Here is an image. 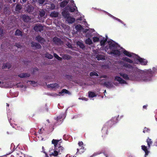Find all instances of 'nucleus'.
<instances>
[{"label": "nucleus", "instance_id": "1", "mask_svg": "<svg viewBox=\"0 0 157 157\" xmlns=\"http://www.w3.org/2000/svg\"><path fill=\"white\" fill-rule=\"evenodd\" d=\"M100 43L101 46L105 45L104 50L108 54L115 57L120 56L121 51L123 48L114 41L111 40L107 41V39L104 38L101 40Z\"/></svg>", "mask_w": 157, "mask_h": 157}, {"label": "nucleus", "instance_id": "2", "mask_svg": "<svg viewBox=\"0 0 157 157\" xmlns=\"http://www.w3.org/2000/svg\"><path fill=\"white\" fill-rule=\"evenodd\" d=\"M126 70L130 73L128 75L124 72H120L119 73V75L124 79L142 82L140 69L135 67L132 69H126Z\"/></svg>", "mask_w": 157, "mask_h": 157}, {"label": "nucleus", "instance_id": "3", "mask_svg": "<svg viewBox=\"0 0 157 157\" xmlns=\"http://www.w3.org/2000/svg\"><path fill=\"white\" fill-rule=\"evenodd\" d=\"M142 82H150L153 81L154 77L157 76V66L153 67L151 69L141 70L140 69Z\"/></svg>", "mask_w": 157, "mask_h": 157}, {"label": "nucleus", "instance_id": "4", "mask_svg": "<svg viewBox=\"0 0 157 157\" xmlns=\"http://www.w3.org/2000/svg\"><path fill=\"white\" fill-rule=\"evenodd\" d=\"M78 12L77 8L73 0H71L69 4L64 9L62 13L63 17L66 19V21L69 24H72L74 22L75 19L74 18L69 16V12Z\"/></svg>", "mask_w": 157, "mask_h": 157}, {"label": "nucleus", "instance_id": "5", "mask_svg": "<svg viewBox=\"0 0 157 157\" xmlns=\"http://www.w3.org/2000/svg\"><path fill=\"white\" fill-rule=\"evenodd\" d=\"M121 52L125 56L133 59L137 60L142 65H146L147 64L148 62L146 59L140 57L135 53L127 51L124 48H122Z\"/></svg>", "mask_w": 157, "mask_h": 157}, {"label": "nucleus", "instance_id": "6", "mask_svg": "<svg viewBox=\"0 0 157 157\" xmlns=\"http://www.w3.org/2000/svg\"><path fill=\"white\" fill-rule=\"evenodd\" d=\"M122 59V60H119L118 61H117V63L121 67H124L126 68V69H132V68L136 67L133 65L128 63L132 64L137 63L136 62H134L132 59H130L126 57H123Z\"/></svg>", "mask_w": 157, "mask_h": 157}, {"label": "nucleus", "instance_id": "7", "mask_svg": "<svg viewBox=\"0 0 157 157\" xmlns=\"http://www.w3.org/2000/svg\"><path fill=\"white\" fill-rule=\"evenodd\" d=\"M119 116L118 115L117 117H113L111 120L108 121V122L106 123L105 125H104L102 129L101 132L102 133V136H105L107 134V125L109 124H111L109 126H111V125H113L115 124L117 122L119 121L118 118Z\"/></svg>", "mask_w": 157, "mask_h": 157}, {"label": "nucleus", "instance_id": "8", "mask_svg": "<svg viewBox=\"0 0 157 157\" xmlns=\"http://www.w3.org/2000/svg\"><path fill=\"white\" fill-rule=\"evenodd\" d=\"M114 80L117 81L119 82L118 83L116 82L114 83V84L117 86H118L119 84H121V85L127 84V82L125 80L119 76H117L115 77Z\"/></svg>", "mask_w": 157, "mask_h": 157}, {"label": "nucleus", "instance_id": "9", "mask_svg": "<svg viewBox=\"0 0 157 157\" xmlns=\"http://www.w3.org/2000/svg\"><path fill=\"white\" fill-rule=\"evenodd\" d=\"M59 141V140L54 139H53L52 140V143L54 145L55 150L52 154V155L54 156H56L58 155V152L56 150H57V145Z\"/></svg>", "mask_w": 157, "mask_h": 157}, {"label": "nucleus", "instance_id": "10", "mask_svg": "<svg viewBox=\"0 0 157 157\" xmlns=\"http://www.w3.org/2000/svg\"><path fill=\"white\" fill-rule=\"evenodd\" d=\"M66 117V115L64 113H61L60 115L58 116L56 119V120L57 123H59L57 124H61L63 121V120Z\"/></svg>", "mask_w": 157, "mask_h": 157}, {"label": "nucleus", "instance_id": "11", "mask_svg": "<svg viewBox=\"0 0 157 157\" xmlns=\"http://www.w3.org/2000/svg\"><path fill=\"white\" fill-rule=\"evenodd\" d=\"M33 29L36 32H41L43 30L44 27L40 24H37L34 26Z\"/></svg>", "mask_w": 157, "mask_h": 157}, {"label": "nucleus", "instance_id": "12", "mask_svg": "<svg viewBox=\"0 0 157 157\" xmlns=\"http://www.w3.org/2000/svg\"><path fill=\"white\" fill-rule=\"evenodd\" d=\"M104 12H105L106 13L107 15H108L109 16H110L111 17L113 18L114 20H117V21L119 22L121 24H122L125 26V27H126V24L125 23H124V22H123L121 20L114 17V16L111 15V14H110V13H108V12H106L105 11H104Z\"/></svg>", "mask_w": 157, "mask_h": 157}, {"label": "nucleus", "instance_id": "13", "mask_svg": "<svg viewBox=\"0 0 157 157\" xmlns=\"http://www.w3.org/2000/svg\"><path fill=\"white\" fill-rule=\"evenodd\" d=\"M103 85L108 88H111L113 87V83L109 81L105 82L103 83Z\"/></svg>", "mask_w": 157, "mask_h": 157}, {"label": "nucleus", "instance_id": "14", "mask_svg": "<svg viewBox=\"0 0 157 157\" xmlns=\"http://www.w3.org/2000/svg\"><path fill=\"white\" fill-rule=\"evenodd\" d=\"M46 8L49 10H53L55 9V6L53 3H48L46 5Z\"/></svg>", "mask_w": 157, "mask_h": 157}, {"label": "nucleus", "instance_id": "15", "mask_svg": "<svg viewBox=\"0 0 157 157\" xmlns=\"http://www.w3.org/2000/svg\"><path fill=\"white\" fill-rule=\"evenodd\" d=\"M31 46L32 47L37 49H40L41 48V46L40 44L33 42L31 43Z\"/></svg>", "mask_w": 157, "mask_h": 157}, {"label": "nucleus", "instance_id": "16", "mask_svg": "<svg viewBox=\"0 0 157 157\" xmlns=\"http://www.w3.org/2000/svg\"><path fill=\"white\" fill-rule=\"evenodd\" d=\"M34 8L32 5H28L26 7V10L29 13H31L33 11Z\"/></svg>", "mask_w": 157, "mask_h": 157}, {"label": "nucleus", "instance_id": "17", "mask_svg": "<svg viewBox=\"0 0 157 157\" xmlns=\"http://www.w3.org/2000/svg\"><path fill=\"white\" fill-rule=\"evenodd\" d=\"M30 74L28 73H21L18 75V77L21 78H27L29 77Z\"/></svg>", "mask_w": 157, "mask_h": 157}, {"label": "nucleus", "instance_id": "18", "mask_svg": "<svg viewBox=\"0 0 157 157\" xmlns=\"http://www.w3.org/2000/svg\"><path fill=\"white\" fill-rule=\"evenodd\" d=\"M35 39L37 41L41 44L43 43L44 41V39L39 35L36 36Z\"/></svg>", "mask_w": 157, "mask_h": 157}, {"label": "nucleus", "instance_id": "19", "mask_svg": "<svg viewBox=\"0 0 157 157\" xmlns=\"http://www.w3.org/2000/svg\"><path fill=\"white\" fill-rule=\"evenodd\" d=\"M8 120H9V122L10 124L12 126V127L13 128H15L16 129H18L19 130H21V128H20V127H18V126L16 124H12L11 123V122L10 121L11 119H9V117H8Z\"/></svg>", "mask_w": 157, "mask_h": 157}, {"label": "nucleus", "instance_id": "20", "mask_svg": "<svg viewBox=\"0 0 157 157\" xmlns=\"http://www.w3.org/2000/svg\"><path fill=\"white\" fill-rule=\"evenodd\" d=\"M22 19L24 21L26 22L29 21L31 20L29 17L25 14L22 16Z\"/></svg>", "mask_w": 157, "mask_h": 157}, {"label": "nucleus", "instance_id": "21", "mask_svg": "<svg viewBox=\"0 0 157 157\" xmlns=\"http://www.w3.org/2000/svg\"><path fill=\"white\" fill-rule=\"evenodd\" d=\"M141 147H142V149L145 152V155L144 157H146V156L148 155V153L149 152L148 151L147 147L145 146L144 145H142V146Z\"/></svg>", "mask_w": 157, "mask_h": 157}, {"label": "nucleus", "instance_id": "22", "mask_svg": "<svg viewBox=\"0 0 157 157\" xmlns=\"http://www.w3.org/2000/svg\"><path fill=\"white\" fill-rule=\"evenodd\" d=\"M47 86L48 87H51L52 88H58L59 87L58 84L56 83L48 84Z\"/></svg>", "mask_w": 157, "mask_h": 157}, {"label": "nucleus", "instance_id": "23", "mask_svg": "<svg viewBox=\"0 0 157 157\" xmlns=\"http://www.w3.org/2000/svg\"><path fill=\"white\" fill-rule=\"evenodd\" d=\"M96 57L97 59V60H103L105 59V56L99 54L96 55Z\"/></svg>", "mask_w": 157, "mask_h": 157}, {"label": "nucleus", "instance_id": "24", "mask_svg": "<svg viewBox=\"0 0 157 157\" xmlns=\"http://www.w3.org/2000/svg\"><path fill=\"white\" fill-rule=\"evenodd\" d=\"M77 45L81 49H83L85 48V46L82 42L78 41L77 42Z\"/></svg>", "mask_w": 157, "mask_h": 157}, {"label": "nucleus", "instance_id": "25", "mask_svg": "<svg viewBox=\"0 0 157 157\" xmlns=\"http://www.w3.org/2000/svg\"><path fill=\"white\" fill-rule=\"evenodd\" d=\"M59 13L57 12L53 11L51 13L50 16L53 17H58Z\"/></svg>", "mask_w": 157, "mask_h": 157}, {"label": "nucleus", "instance_id": "26", "mask_svg": "<svg viewBox=\"0 0 157 157\" xmlns=\"http://www.w3.org/2000/svg\"><path fill=\"white\" fill-rule=\"evenodd\" d=\"M52 40L55 44H57L60 43L61 41V40L60 39L56 37L53 38Z\"/></svg>", "mask_w": 157, "mask_h": 157}, {"label": "nucleus", "instance_id": "27", "mask_svg": "<svg viewBox=\"0 0 157 157\" xmlns=\"http://www.w3.org/2000/svg\"><path fill=\"white\" fill-rule=\"evenodd\" d=\"M88 96L90 98H92L97 96L96 94L94 92L92 91L88 92Z\"/></svg>", "mask_w": 157, "mask_h": 157}, {"label": "nucleus", "instance_id": "28", "mask_svg": "<svg viewBox=\"0 0 157 157\" xmlns=\"http://www.w3.org/2000/svg\"><path fill=\"white\" fill-rule=\"evenodd\" d=\"M11 67V64L9 63H7L6 64L4 63L3 64L2 66V68L5 69L7 68L8 69L10 68Z\"/></svg>", "mask_w": 157, "mask_h": 157}, {"label": "nucleus", "instance_id": "29", "mask_svg": "<svg viewBox=\"0 0 157 157\" xmlns=\"http://www.w3.org/2000/svg\"><path fill=\"white\" fill-rule=\"evenodd\" d=\"M60 55L64 59H69L71 58V56L68 55L63 54L62 55L61 54H60Z\"/></svg>", "mask_w": 157, "mask_h": 157}, {"label": "nucleus", "instance_id": "30", "mask_svg": "<svg viewBox=\"0 0 157 157\" xmlns=\"http://www.w3.org/2000/svg\"><path fill=\"white\" fill-rule=\"evenodd\" d=\"M15 35L16 36H21L22 35V32L19 29H17L15 32Z\"/></svg>", "mask_w": 157, "mask_h": 157}, {"label": "nucleus", "instance_id": "31", "mask_svg": "<svg viewBox=\"0 0 157 157\" xmlns=\"http://www.w3.org/2000/svg\"><path fill=\"white\" fill-rule=\"evenodd\" d=\"M64 149V148L63 147L60 146L58 147V148H57V150H56L58 151V154H61V153L63 152Z\"/></svg>", "mask_w": 157, "mask_h": 157}, {"label": "nucleus", "instance_id": "32", "mask_svg": "<svg viewBox=\"0 0 157 157\" xmlns=\"http://www.w3.org/2000/svg\"><path fill=\"white\" fill-rule=\"evenodd\" d=\"M63 93L68 94L69 95L71 94V93L69 91L65 89H63L61 92H59V94H62Z\"/></svg>", "mask_w": 157, "mask_h": 157}, {"label": "nucleus", "instance_id": "33", "mask_svg": "<svg viewBox=\"0 0 157 157\" xmlns=\"http://www.w3.org/2000/svg\"><path fill=\"white\" fill-rule=\"evenodd\" d=\"M68 2L67 1H64L61 2L60 6L61 7H64L68 3Z\"/></svg>", "mask_w": 157, "mask_h": 157}, {"label": "nucleus", "instance_id": "34", "mask_svg": "<svg viewBox=\"0 0 157 157\" xmlns=\"http://www.w3.org/2000/svg\"><path fill=\"white\" fill-rule=\"evenodd\" d=\"M85 43L89 45H91L93 44V42L89 38L86 39L85 40Z\"/></svg>", "mask_w": 157, "mask_h": 157}, {"label": "nucleus", "instance_id": "35", "mask_svg": "<svg viewBox=\"0 0 157 157\" xmlns=\"http://www.w3.org/2000/svg\"><path fill=\"white\" fill-rule=\"evenodd\" d=\"M75 29L78 31H80L82 29V27L80 25H78L75 26Z\"/></svg>", "mask_w": 157, "mask_h": 157}, {"label": "nucleus", "instance_id": "36", "mask_svg": "<svg viewBox=\"0 0 157 157\" xmlns=\"http://www.w3.org/2000/svg\"><path fill=\"white\" fill-rule=\"evenodd\" d=\"M21 9V6L19 4H17L15 8V10L17 12H19Z\"/></svg>", "mask_w": 157, "mask_h": 157}, {"label": "nucleus", "instance_id": "37", "mask_svg": "<svg viewBox=\"0 0 157 157\" xmlns=\"http://www.w3.org/2000/svg\"><path fill=\"white\" fill-rule=\"evenodd\" d=\"M90 75L91 77H94L96 76L98 77V74L95 71L91 72L90 73Z\"/></svg>", "mask_w": 157, "mask_h": 157}, {"label": "nucleus", "instance_id": "38", "mask_svg": "<svg viewBox=\"0 0 157 157\" xmlns=\"http://www.w3.org/2000/svg\"><path fill=\"white\" fill-rule=\"evenodd\" d=\"M102 152L101 151H99L98 152L94 153L90 157H94L98 155H100V154L102 153Z\"/></svg>", "mask_w": 157, "mask_h": 157}, {"label": "nucleus", "instance_id": "39", "mask_svg": "<svg viewBox=\"0 0 157 157\" xmlns=\"http://www.w3.org/2000/svg\"><path fill=\"white\" fill-rule=\"evenodd\" d=\"M45 15V12L44 10H41L40 11V16L41 17H44Z\"/></svg>", "mask_w": 157, "mask_h": 157}, {"label": "nucleus", "instance_id": "40", "mask_svg": "<svg viewBox=\"0 0 157 157\" xmlns=\"http://www.w3.org/2000/svg\"><path fill=\"white\" fill-rule=\"evenodd\" d=\"M45 57L48 59H52L53 58V56L48 53H46L45 54Z\"/></svg>", "mask_w": 157, "mask_h": 157}, {"label": "nucleus", "instance_id": "41", "mask_svg": "<svg viewBox=\"0 0 157 157\" xmlns=\"http://www.w3.org/2000/svg\"><path fill=\"white\" fill-rule=\"evenodd\" d=\"M147 142L148 147H150L152 143V142L151 141V140L149 138H148V139L147 140Z\"/></svg>", "mask_w": 157, "mask_h": 157}, {"label": "nucleus", "instance_id": "42", "mask_svg": "<svg viewBox=\"0 0 157 157\" xmlns=\"http://www.w3.org/2000/svg\"><path fill=\"white\" fill-rule=\"evenodd\" d=\"M78 144L79 146L80 147V148L79 149H80L82 150H82H83L84 147L82 146L83 144V143L82 142H79L78 143Z\"/></svg>", "mask_w": 157, "mask_h": 157}, {"label": "nucleus", "instance_id": "43", "mask_svg": "<svg viewBox=\"0 0 157 157\" xmlns=\"http://www.w3.org/2000/svg\"><path fill=\"white\" fill-rule=\"evenodd\" d=\"M150 129L149 128L145 127L144 128L143 132L144 133L149 132L150 131Z\"/></svg>", "mask_w": 157, "mask_h": 157}, {"label": "nucleus", "instance_id": "44", "mask_svg": "<svg viewBox=\"0 0 157 157\" xmlns=\"http://www.w3.org/2000/svg\"><path fill=\"white\" fill-rule=\"evenodd\" d=\"M53 55L54 57L58 60H62V58L59 57L56 54L54 53Z\"/></svg>", "mask_w": 157, "mask_h": 157}, {"label": "nucleus", "instance_id": "45", "mask_svg": "<svg viewBox=\"0 0 157 157\" xmlns=\"http://www.w3.org/2000/svg\"><path fill=\"white\" fill-rule=\"evenodd\" d=\"M94 42H96L99 41V38L97 37H94L93 38Z\"/></svg>", "mask_w": 157, "mask_h": 157}, {"label": "nucleus", "instance_id": "46", "mask_svg": "<svg viewBox=\"0 0 157 157\" xmlns=\"http://www.w3.org/2000/svg\"><path fill=\"white\" fill-rule=\"evenodd\" d=\"M76 13L77 14H79V15L80 16H81V17H78V18L76 20L77 21L78 20H80V21H82L83 20V18L81 16V14L79 13L78 11V12H76Z\"/></svg>", "mask_w": 157, "mask_h": 157}, {"label": "nucleus", "instance_id": "47", "mask_svg": "<svg viewBox=\"0 0 157 157\" xmlns=\"http://www.w3.org/2000/svg\"><path fill=\"white\" fill-rule=\"evenodd\" d=\"M45 0H38V2L40 5H42L45 2Z\"/></svg>", "mask_w": 157, "mask_h": 157}, {"label": "nucleus", "instance_id": "48", "mask_svg": "<svg viewBox=\"0 0 157 157\" xmlns=\"http://www.w3.org/2000/svg\"><path fill=\"white\" fill-rule=\"evenodd\" d=\"M16 86L17 87H23L24 86L23 85H21L20 83H18L17 84Z\"/></svg>", "mask_w": 157, "mask_h": 157}, {"label": "nucleus", "instance_id": "49", "mask_svg": "<svg viewBox=\"0 0 157 157\" xmlns=\"http://www.w3.org/2000/svg\"><path fill=\"white\" fill-rule=\"evenodd\" d=\"M29 83L30 84L34 85L36 83V82L34 81H28L27 82V83Z\"/></svg>", "mask_w": 157, "mask_h": 157}, {"label": "nucleus", "instance_id": "50", "mask_svg": "<svg viewBox=\"0 0 157 157\" xmlns=\"http://www.w3.org/2000/svg\"><path fill=\"white\" fill-rule=\"evenodd\" d=\"M3 36V29L0 28V37Z\"/></svg>", "mask_w": 157, "mask_h": 157}, {"label": "nucleus", "instance_id": "51", "mask_svg": "<svg viewBox=\"0 0 157 157\" xmlns=\"http://www.w3.org/2000/svg\"><path fill=\"white\" fill-rule=\"evenodd\" d=\"M44 130V128H41L38 131V132L39 133L41 134L42 133V131Z\"/></svg>", "mask_w": 157, "mask_h": 157}, {"label": "nucleus", "instance_id": "52", "mask_svg": "<svg viewBox=\"0 0 157 157\" xmlns=\"http://www.w3.org/2000/svg\"><path fill=\"white\" fill-rule=\"evenodd\" d=\"M107 77V76L106 75H102L100 76V78H106Z\"/></svg>", "mask_w": 157, "mask_h": 157}, {"label": "nucleus", "instance_id": "53", "mask_svg": "<svg viewBox=\"0 0 157 157\" xmlns=\"http://www.w3.org/2000/svg\"><path fill=\"white\" fill-rule=\"evenodd\" d=\"M15 46H16L18 48H20V47L21 46V45L19 44H17V43H16L15 44Z\"/></svg>", "mask_w": 157, "mask_h": 157}, {"label": "nucleus", "instance_id": "54", "mask_svg": "<svg viewBox=\"0 0 157 157\" xmlns=\"http://www.w3.org/2000/svg\"><path fill=\"white\" fill-rule=\"evenodd\" d=\"M42 152H43L44 153V154L46 153L45 151H44V147L43 146L42 147Z\"/></svg>", "mask_w": 157, "mask_h": 157}, {"label": "nucleus", "instance_id": "55", "mask_svg": "<svg viewBox=\"0 0 157 157\" xmlns=\"http://www.w3.org/2000/svg\"><path fill=\"white\" fill-rule=\"evenodd\" d=\"M92 35L90 33H89V35H88V34H86V36L87 37H89L90 36L91 37Z\"/></svg>", "mask_w": 157, "mask_h": 157}, {"label": "nucleus", "instance_id": "56", "mask_svg": "<svg viewBox=\"0 0 157 157\" xmlns=\"http://www.w3.org/2000/svg\"><path fill=\"white\" fill-rule=\"evenodd\" d=\"M81 99H82V100H84V101H87L88 100V98H81Z\"/></svg>", "mask_w": 157, "mask_h": 157}, {"label": "nucleus", "instance_id": "57", "mask_svg": "<svg viewBox=\"0 0 157 157\" xmlns=\"http://www.w3.org/2000/svg\"><path fill=\"white\" fill-rule=\"evenodd\" d=\"M147 106L146 105H144L143 106V109H146L147 108Z\"/></svg>", "mask_w": 157, "mask_h": 157}, {"label": "nucleus", "instance_id": "58", "mask_svg": "<svg viewBox=\"0 0 157 157\" xmlns=\"http://www.w3.org/2000/svg\"><path fill=\"white\" fill-rule=\"evenodd\" d=\"M38 71V68H35L33 70V71L35 72V71Z\"/></svg>", "mask_w": 157, "mask_h": 157}, {"label": "nucleus", "instance_id": "59", "mask_svg": "<svg viewBox=\"0 0 157 157\" xmlns=\"http://www.w3.org/2000/svg\"><path fill=\"white\" fill-rule=\"evenodd\" d=\"M59 94H54L53 96H55H55H59Z\"/></svg>", "mask_w": 157, "mask_h": 157}, {"label": "nucleus", "instance_id": "60", "mask_svg": "<svg viewBox=\"0 0 157 157\" xmlns=\"http://www.w3.org/2000/svg\"><path fill=\"white\" fill-rule=\"evenodd\" d=\"M14 145L13 143H12L11 144V147H14Z\"/></svg>", "mask_w": 157, "mask_h": 157}, {"label": "nucleus", "instance_id": "61", "mask_svg": "<svg viewBox=\"0 0 157 157\" xmlns=\"http://www.w3.org/2000/svg\"><path fill=\"white\" fill-rule=\"evenodd\" d=\"M23 3L25 2L28 0H22Z\"/></svg>", "mask_w": 157, "mask_h": 157}, {"label": "nucleus", "instance_id": "62", "mask_svg": "<svg viewBox=\"0 0 157 157\" xmlns=\"http://www.w3.org/2000/svg\"><path fill=\"white\" fill-rule=\"evenodd\" d=\"M88 31V30L87 29H86L85 30L84 32H87Z\"/></svg>", "mask_w": 157, "mask_h": 157}, {"label": "nucleus", "instance_id": "63", "mask_svg": "<svg viewBox=\"0 0 157 157\" xmlns=\"http://www.w3.org/2000/svg\"><path fill=\"white\" fill-rule=\"evenodd\" d=\"M6 133L7 134H10L12 133L11 132L10 133L8 131L6 132Z\"/></svg>", "mask_w": 157, "mask_h": 157}, {"label": "nucleus", "instance_id": "64", "mask_svg": "<svg viewBox=\"0 0 157 157\" xmlns=\"http://www.w3.org/2000/svg\"><path fill=\"white\" fill-rule=\"evenodd\" d=\"M45 157H49L48 154H47V153H46L45 154Z\"/></svg>", "mask_w": 157, "mask_h": 157}]
</instances>
